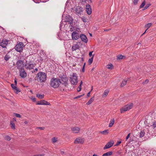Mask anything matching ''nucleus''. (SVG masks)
Returning <instances> with one entry per match:
<instances>
[{
	"label": "nucleus",
	"mask_w": 156,
	"mask_h": 156,
	"mask_svg": "<svg viewBox=\"0 0 156 156\" xmlns=\"http://www.w3.org/2000/svg\"><path fill=\"white\" fill-rule=\"evenodd\" d=\"M83 83V82H82V81H81L80 83V86H81V85H82V84Z\"/></svg>",
	"instance_id": "obj_59"
},
{
	"label": "nucleus",
	"mask_w": 156,
	"mask_h": 156,
	"mask_svg": "<svg viewBox=\"0 0 156 156\" xmlns=\"http://www.w3.org/2000/svg\"><path fill=\"white\" fill-rule=\"evenodd\" d=\"M94 55H93L92 57L91 58H89V59L88 60V63L89 65H90L92 63L93 61Z\"/></svg>",
	"instance_id": "obj_28"
},
{
	"label": "nucleus",
	"mask_w": 156,
	"mask_h": 156,
	"mask_svg": "<svg viewBox=\"0 0 156 156\" xmlns=\"http://www.w3.org/2000/svg\"><path fill=\"white\" fill-rule=\"evenodd\" d=\"M111 30V28H109V29H105L104 30V31H108L109 30Z\"/></svg>",
	"instance_id": "obj_52"
},
{
	"label": "nucleus",
	"mask_w": 156,
	"mask_h": 156,
	"mask_svg": "<svg viewBox=\"0 0 156 156\" xmlns=\"http://www.w3.org/2000/svg\"><path fill=\"white\" fill-rule=\"evenodd\" d=\"M24 44L23 43L20 42L18 44H17L15 46V49L18 52H20L23 50V47Z\"/></svg>",
	"instance_id": "obj_6"
},
{
	"label": "nucleus",
	"mask_w": 156,
	"mask_h": 156,
	"mask_svg": "<svg viewBox=\"0 0 156 156\" xmlns=\"http://www.w3.org/2000/svg\"><path fill=\"white\" fill-rule=\"evenodd\" d=\"M121 143V141H118L115 145V146H118L119 144H120Z\"/></svg>",
	"instance_id": "obj_50"
},
{
	"label": "nucleus",
	"mask_w": 156,
	"mask_h": 156,
	"mask_svg": "<svg viewBox=\"0 0 156 156\" xmlns=\"http://www.w3.org/2000/svg\"><path fill=\"white\" fill-rule=\"evenodd\" d=\"M132 107L133 104L132 103L126 105L120 109V112L121 113H123L125 111L129 110L132 108Z\"/></svg>",
	"instance_id": "obj_5"
},
{
	"label": "nucleus",
	"mask_w": 156,
	"mask_h": 156,
	"mask_svg": "<svg viewBox=\"0 0 156 156\" xmlns=\"http://www.w3.org/2000/svg\"><path fill=\"white\" fill-rule=\"evenodd\" d=\"M93 51L90 52L89 53V55L91 57L92 55V53Z\"/></svg>",
	"instance_id": "obj_53"
},
{
	"label": "nucleus",
	"mask_w": 156,
	"mask_h": 156,
	"mask_svg": "<svg viewBox=\"0 0 156 156\" xmlns=\"http://www.w3.org/2000/svg\"><path fill=\"white\" fill-rule=\"evenodd\" d=\"M90 36H92V34H90Z\"/></svg>",
	"instance_id": "obj_64"
},
{
	"label": "nucleus",
	"mask_w": 156,
	"mask_h": 156,
	"mask_svg": "<svg viewBox=\"0 0 156 156\" xmlns=\"http://www.w3.org/2000/svg\"><path fill=\"white\" fill-rule=\"evenodd\" d=\"M79 48V46L77 44L74 45L72 47V49L73 51H75Z\"/></svg>",
	"instance_id": "obj_21"
},
{
	"label": "nucleus",
	"mask_w": 156,
	"mask_h": 156,
	"mask_svg": "<svg viewBox=\"0 0 156 156\" xmlns=\"http://www.w3.org/2000/svg\"><path fill=\"white\" fill-rule=\"evenodd\" d=\"M52 141L53 143H55L57 141V138L54 137L52 138Z\"/></svg>",
	"instance_id": "obj_38"
},
{
	"label": "nucleus",
	"mask_w": 156,
	"mask_h": 156,
	"mask_svg": "<svg viewBox=\"0 0 156 156\" xmlns=\"http://www.w3.org/2000/svg\"><path fill=\"white\" fill-rule=\"evenodd\" d=\"M27 121H25V122H24V123L25 124H27Z\"/></svg>",
	"instance_id": "obj_57"
},
{
	"label": "nucleus",
	"mask_w": 156,
	"mask_h": 156,
	"mask_svg": "<svg viewBox=\"0 0 156 156\" xmlns=\"http://www.w3.org/2000/svg\"><path fill=\"white\" fill-rule=\"evenodd\" d=\"M10 124L11 125V128L13 129H15V124L14 123L11 122H10Z\"/></svg>",
	"instance_id": "obj_35"
},
{
	"label": "nucleus",
	"mask_w": 156,
	"mask_h": 156,
	"mask_svg": "<svg viewBox=\"0 0 156 156\" xmlns=\"http://www.w3.org/2000/svg\"><path fill=\"white\" fill-rule=\"evenodd\" d=\"M20 76L23 78H25L27 76V73L25 71L24 68L19 69Z\"/></svg>",
	"instance_id": "obj_9"
},
{
	"label": "nucleus",
	"mask_w": 156,
	"mask_h": 156,
	"mask_svg": "<svg viewBox=\"0 0 156 156\" xmlns=\"http://www.w3.org/2000/svg\"><path fill=\"white\" fill-rule=\"evenodd\" d=\"M152 25V24L151 23H148L146 24L145 26V27L146 28H147L146 30H147L148 28L150 27Z\"/></svg>",
	"instance_id": "obj_27"
},
{
	"label": "nucleus",
	"mask_w": 156,
	"mask_h": 156,
	"mask_svg": "<svg viewBox=\"0 0 156 156\" xmlns=\"http://www.w3.org/2000/svg\"><path fill=\"white\" fill-rule=\"evenodd\" d=\"M34 46H36L37 47H39L40 46V44L38 42H34L33 43Z\"/></svg>",
	"instance_id": "obj_33"
},
{
	"label": "nucleus",
	"mask_w": 156,
	"mask_h": 156,
	"mask_svg": "<svg viewBox=\"0 0 156 156\" xmlns=\"http://www.w3.org/2000/svg\"><path fill=\"white\" fill-rule=\"evenodd\" d=\"M113 67V65L112 64H108L107 66V68L108 69H112Z\"/></svg>",
	"instance_id": "obj_36"
},
{
	"label": "nucleus",
	"mask_w": 156,
	"mask_h": 156,
	"mask_svg": "<svg viewBox=\"0 0 156 156\" xmlns=\"http://www.w3.org/2000/svg\"><path fill=\"white\" fill-rule=\"evenodd\" d=\"M44 127H37V129H40L41 130H44Z\"/></svg>",
	"instance_id": "obj_47"
},
{
	"label": "nucleus",
	"mask_w": 156,
	"mask_h": 156,
	"mask_svg": "<svg viewBox=\"0 0 156 156\" xmlns=\"http://www.w3.org/2000/svg\"><path fill=\"white\" fill-rule=\"evenodd\" d=\"M149 82V80H146L145 81L143 82V84L147 83Z\"/></svg>",
	"instance_id": "obj_48"
},
{
	"label": "nucleus",
	"mask_w": 156,
	"mask_h": 156,
	"mask_svg": "<svg viewBox=\"0 0 156 156\" xmlns=\"http://www.w3.org/2000/svg\"><path fill=\"white\" fill-rule=\"evenodd\" d=\"M16 85L14 84H11V87L12 88L14 92L16 94H17L20 92L19 88H17L16 86Z\"/></svg>",
	"instance_id": "obj_14"
},
{
	"label": "nucleus",
	"mask_w": 156,
	"mask_h": 156,
	"mask_svg": "<svg viewBox=\"0 0 156 156\" xmlns=\"http://www.w3.org/2000/svg\"><path fill=\"white\" fill-rule=\"evenodd\" d=\"M37 71V68H36L34 70V72H35V71Z\"/></svg>",
	"instance_id": "obj_58"
},
{
	"label": "nucleus",
	"mask_w": 156,
	"mask_h": 156,
	"mask_svg": "<svg viewBox=\"0 0 156 156\" xmlns=\"http://www.w3.org/2000/svg\"><path fill=\"white\" fill-rule=\"evenodd\" d=\"M125 57L122 55H118L117 56V59H123V58Z\"/></svg>",
	"instance_id": "obj_34"
},
{
	"label": "nucleus",
	"mask_w": 156,
	"mask_h": 156,
	"mask_svg": "<svg viewBox=\"0 0 156 156\" xmlns=\"http://www.w3.org/2000/svg\"><path fill=\"white\" fill-rule=\"evenodd\" d=\"M82 41L85 43H87L88 41V39L86 36L84 34H81L80 36Z\"/></svg>",
	"instance_id": "obj_15"
},
{
	"label": "nucleus",
	"mask_w": 156,
	"mask_h": 156,
	"mask_svg": "<svg viewBox=\"0 0 156 156\" xmlns=\"http://www.w3.org/2000/svg\"><path fill=\"white\" fill-rule=\"evenodd\" d=\"M114 144V142L112 140L110 141V142H109L104 147V148H103L104 150H105V149H107L110 148L112 146H113Z\"/></svg>",
	"instance_id": "obj_10"
},
{
	"label": "nucleus",
	"mask_w": 156,
	"mask_h": 156,
	"mask_svg": "<svg viewBox=\"0 0 156 156\" xmlns=\"http://www.w3.org/2000/svg\"><path fill=\"white\" fill-rule=\"evenodd\" d=\"M94 100V97H92L88 101V102L87 103V105H90L93 102Z\"/></svg>",
	"instance_id": "obj_23"
},
{
	"label": "nucleus",
	"mask_w": 156,
	"mask_h": 156,
	"mask_svg": "<svg viewBox=\"0 0 156 156\" xmlns=\"http://www.w3.org/2000/svg\"><path fill=\"white\" fill-rule=\"evenodd\" d=\"M31 99L32 100L34 101V102H35L36 101V98H35L34 97H31Z\"/></svg>",
	"instance_id": "obj_44"
},
{
	"label": "nucleus",
	"mask_w": 156,
	"mask_h": 156,
	"mask_svg": "<svg viewBox=\"0 0 156 156\" xmlns=\"http://www.w3.org/2000/svg\"><path fill=\"white\" fill-rule=\"evenodd\" d=\"M61 83L60 80L58 78H53L51 79L50 82V86L55 88L58 87Z\"/></svg>",
	"instance_id": "obj_1"
},
{
	"label": "nucleus",
	"mask_w": 156,
	"mask_h": 156,
	"mask_svg": "<svg viewBox=\"0 0 156 156\" xmlns=\"http://www.w3.org/2000/svg\"><path fill=\"white\" fill-rule=\"evenodd\" d=\"M61 153L62 154H63L64 153V152L63 151H61Z\"/></svg>",
	"instance_id": "obj_62"
},
{
	"label": "nucleus",
	"mask_w": 156,
	"mask_h": 156,
	"mask_svg": "<svg viewBox=\"0 0 156 156\" xmlns=\"http://www.w3.org/2000/svg\"><path fill=\"white\" fill-rule=\"evenodd\" d=\"M84 142V139L83 138L79 137L77 138L75 140L74 143L77 144H83Z\"/></svg>",
	"instance_id": "obj_13"
},
{
	"label": "nucleus",
	"mask_w": 156,
	"mask_h": 156,
	"mask_svg": "<svg viewBox=\"0 0 156 156\" xmlns=\"http://www.w3.org/2000/svg\"><path fill=\"white\" fill-rule=\"evenodd\" d=\"M84 95V94H83L82 95L78 96H77L75 98H80L82 96Z\"/></svg>",
	"instance_id": "obj_51"
},
{
	"label": "nucleus",
	"mask_w": 156,
	"mask_h": 156,
	"mask_svg": "<svg viewBox=\"0 0 156 156\" xmlns=\"http://www.w3.org/2000/svg\"><path fill=\"white\" fill-rule=\"evenodd\" d=\"M14 82H15V85H16L17 84V80H16V79H15V81H14Z\"/></svg>",
	"instance_id": "obj_55"
},
{
	"label": "nucleus",
	"mask_w": 156,
	"mask_h": 156,
	"mask_svg": "<svg viewBox=\"0 0 156 156\" xmlns=\"http://www.w3.org/2000/svg\"><path fill=\"white\" fill-rule=\"evenodd\" d=\"M145 134V132L144 130L141 131L138 134L139 137L140 138H141L143 137L144 136Z\"/></svg>",
	"instance_id": "obj_22"
},
{
	"label": "nucleus",
	"mask_w": 156,
	"mask_h": 156,
	"mask_svg": "<svg viewBox=\"0 0 156 156\" xmlns=\"http://www.w3.org/2000/svg\"><path fill=\"white\" fill-rule=\"evenodd\" d=\"M85 63H84L83 65V67L82 69V71L83 72H84L85 69H84V67L85 66Z\"/></svg>",
	"instance_id": "obj_49"
},
{
	"label": "nucleus",
	"mask_w": 156,
	"mask_h": 156,
	"mask_svg": "<svg viewBox=\"0 0 156 156\" xmlns=\"http://www.w3.org/2000/svg\"><path fill=\"white\" fill-rule=\"evenodd\" d=\"M147 30H145V31L144 32V33L143 34H142V35L146 33V32Z\"/></svg>",
	"instance_id": "obj_61"
},
{
	"label": "nucleus",
	"mask_w": 156,
	"mask_h": 156,
	"mask_svg": "<svg viewBox=\"0 0 156 156\" xmlns=\"http://www.w3.org/2000/svg\"><path fill=\"white\" fill-rule=\"evenodd\" d=\"M72 39L74 40H77L80 37L79 34L76 31H73L72 34Z\"/></svg>",
	"instance_id": "obj_8"
},
{
	"label": "nucleus",
	"mask_w": 156,
	"mask_h": 156,
	"mask_svg": "<svg viewBox=\"0 0 156 156\" xmlns=\"http://www.w3.org/2000/svg\"><path fill=\"white\" fill-rule=\"evenodd\" d=\"M82 20L84 22H87L86 19L84 17L82 18Z\"/></svg>",
	"instance_id": "obj_45"
},
{
	"label": "nucleus",
	"mask_w": 156,
	"mask_h": 156,
	"mask_svg": "<svg viewBox=\"0 0 156 156\" xmlns=\"http://www.w3.org/2000/svg\"><path fill=\"white\" fill-rule=\"evenodd\" d=\"M13 119L14 120H15V121H16V119H15V118H14Z\"/></svg>",
	"instance_id": "obj_63"
},
{
	"label": "nucleus",
	"mask_w": 156,
	"mask_h": 156,
	"mask_svg": "<svg viewBox=\"0 0 156 156\" xmlns=\"http://www.w3.org/2000/svg\"><path fill=\"white\" fill-rule=\"evenodd\" d=\"M37 105H50V103L44 100H41L37 102Z\"/></svg>",
	"instance_id": "obj_11"
},
{
	"label": "nucleus",
	"mask_w": 156,
	"mask_h": 156,
	"mask_svg": "<svg viewBox=\"0 0 156 156\" xmlns=\"http://www.w3.org/2000/svg\"><path fill=\"white\" fill-rule=\"evenodd\" d=\"M151 126L153 128H155L156 127V121L153 122V124Z\"/></svg>",
	"instance_id": "obj_39"
},
{
	"label": "nucleus",
	"mask_w": 156,
	"mask_h": 156,
	"mask_svg": "<svg viewBox=\"0 0 156 156\" xmlns=\"http://www.w3.org/2000/svg\"><path fill=\"white\" fill-rule=\"evenodd\" d=\"M43 155H43V154H38V155H34L33 156H43Z\"/></svg>",
	"instance_id": "obj_54"
},
{
	"label": "nucleus",
	"mask_w": 156,
	"mask_h": 156,
	"mask_svg": "<svg viewBox=\"0 0 156 156\" xmlns=\"http://www.w3.org/2000/svg\"><path fill=\"white\" fill-rule=\"evenodd\" d=\"M70 80L72 85H76L78 82V76L76 73H73L70 77Z\"/></svg>",
	"instance_id": "obj_3"
},
{
	"label": "nucleus",
	"mask_w": 156,
	"mask_h": 156,
	"mask_svg": "<svg viewBox=\"0 0 156 156\" xmlns=\"http://www.w3.org/2000/svg\"><path fill=\"white\" fill-rule=\"evenodd\" d=\"M86 9L87 13L88 15H90L92 12L91 9L90 5L87 4L86 5Z\"/></svg>",
	"instance_id": "obj_16"
},
{
	"label": "nucleus",
	"mask_w": 156,
	"mask_h": 156,
	"mask_svg": "<svg viewBox=\"0 0 156 156\" xmlns=\"http://www.w3.org/2000/svg\"><path fill=\"white\" fill-rule=\"evenodd\" d=\"M5 140L9 141L11 140V138L10 136L8 135L6 136L5 137Z\"/></svg>",
	"instance_id": "obj_31"
},
{
	"label": "nucleus",
	"mask_w": 156,
	"mask_h": 156,
	"mask_svg": "<svg viewBox=\"0 0 156 156\" xmlns=\"http://www.w3.org/2000/svg\"><path fill=\"white\" fill-rule=\"evenodd\" d=\"M93 156H98L96 154H94L93 155Z\"/></svg>",
	"instance_id": "obj_60"
},
{
	"label": "nucleus",
	"mask_w": 156,
	"mask_h": 156,
	"mask_svg": "<svg viewBox=\"0 0 156 156\" xmlns=\"http://www.w3.org/2000/svg\"><path fill=\"white\" fill-rule=\"evenodd\" d=\"M83 11V8L79 6H77L75 9V12L78 15H80L81 12Z\"/></svg>",
	"instance_id": "obj_12"
},
{
	"label": "nucleus",
	"mask_w": 156,
	"mask_h": 156,
	"mask_svg": "<svg viewBox=\"0 0 156 156\" xmlns=\"http://www.w3.org/2000/svg\"><path fill=\"white\" fill-rule=\"evenodd\" d=\"M90 92H89L87 93V97H89L90 96Z\"/></svg>",
	"instance_id": "obj_56"
},
{
	"label": "nucleus",
	"mask_w": 156,
	"mask_h": 156,
	"mask_svg": "<svg viewBox=\"0 0 156 156\" xmlns=\"http://www.w3.org/2000/svg\"><path fill=\"white\" fill-rule=\"evenodd\" d=\"M108 91L107 90H105L104 92V94L102 95L103 97H105L107 96L108 93Z\"/></svg>",
	"instance_id": "obj_30"
},
{
	"label": "nucleus",
	"mask_w": 156,
	"mask_h": 156,
	"mask_svg": "<svg viewBox=\"0 0 156 156\" xmlns=\"http://www.w3.org/2000/svg\"><path fill=\"white\" fill-rule=\"evenodd\" d=\"M151 5V4L150 3L147 4H146V5L144 8V10H145L147 9L150 5Z\"/></svg>",
	"instance_id": "obj_37"
},
{
	"label": "nucleus",
	"mask_w": 156,
	"mask_h": 156,
	"mask_svg": "<svg viewBox=\"0 0 156 156\" xmlns=\"http://www.w3.org/2000/svg\"><path fill=\"white\" fill-rule=\"evenodd\" d=\"M80 128L77 127H73L71 128V129L73 133H78L80 131Z\"/></svg>",
	"instance_id": "obj_17"
},
{
	"label": "nucleus",
	"mask_w": 156,
	"mask_h": 156,
	"mask_svg": "<svg viewBox=\"0 0 156 156\" xmlns=\"http://www.w3.org/2000/svg\"><path fill=\"white\" fill-rule=\"evenodd\" d=\"M108 130H105L103 131L100 132V133L102 134L107 135L108 133Z\"/></svg>",
	"instance_id": "obj_25"
},
{
	"label": "nucleus",
	"mask_w": 156,
	"mask_h": 156,
	"mask_svg": "<svg viewBox=\"0 0 156 156\" xmlns=\"http://www.w3.org/2000/svg\"><path fill=\"white\" fill-rule=\"evenodd\" d=\"M44 95L43 94L42 95H41L40 94H36V97L40 99H42L44 98Z\"/></svg>",
	"instance_id": "obj_29"
},
{
	"label": "nucleus",
	"mask_w": 156,
	"mask_h": 156,
	"mask_svg": "<svg viewBox=\"0 0 156 156\" xmlns=\"http://www.w3.org/2000/svg\"><path fill=\"white\" fill-rule=\"evenodd\" d=\"M37 80L41 83L45 81L46 80V74L44 72H39L37 74Z\"/></svg>",
	"instance_id": "obj_2"
},
{
	"label": "nucleus",
	"mask_w": 156,
	"mask_h": 156,
	"mask_svg": "<svg viewBox=\"0 0 156 156\" xmlns=\"http://www.w3.org/2000/svg\"><path fill=\"white\" fill-rule=\"evenodd\" d=\"M132 107L133 104L132 103L126 105L120 109V112L121 113H123L125 111L129 110L132 108Z\"/></svg>",
	"instance_id": "obj_4"
},
{
	"label": "nucleus",
	"mask_w": 156,
	"mask_h": 156,
	"mask_svg": "<svg viewBox=\"0 0 156 156\" xmlns=\"http://www.w3.org/2000/svg\"><path fill=\"white\" fill-rule=\"evenodd\" d=\"M22 61L20 60H18L16 62V65L18 69H23L24 65Z\"/></svg>",
	"instance_id": "obj_7"
},
{
	"label": "nucleus",
	"mask_w": 156,
	"mask_h": 156,
	"mask_svg": "<svg viewBox=\"0 0 156 156\" xmlns=\"http://www.w3.org/2000/svg\"><path fill=\"white\" fill-rule=\"evenodd\" d=\"M26 68L27 69H33L34 65L33 64L28 63L26 65Z\"/></svg>",
	"instance_id": "obj_19"
},
{
	"label": "nucleus",
	"mask_w": 156,
	"mask_h": 156,
	"mask_svg": "<svg viewBox=\"0 0 156 156\" xmlns=\"http://www.w3.org/2000/svg\"><path fill=\"white\" fill-rule=\"evenodd\" d=\"M127 80H124L122 81L121 84V86L122 87L124 86L126 83Z\"/></svg>",
	"instance_id": "obj_26"
},
{
	"label": "nucleus",
	"mask_w": 156,
	"mask_h": 156,
	"mask_svg": "<svg viewBox=\"0 0 156 156\" xmlns=\"http://www.w3.org/2000/svg\"><path fill=\"white\" fill-rule=\"evenodd\" d=\"M81 86L79 85L77 88V90L78 92L80 91L81 90Z\"/></svg>",
	"instance_id": "obj_42"
},
{
	"label": "nucleus",
	"mask_w": 156,
	"mask_h": 156,
	"mask_svg": "<svg viewBox=\"0 0 156 156\" xmlns=\"http://www.w3.org/2000/svg\"><path fill=\"white\" fill-rule=\"evenodd\" d=\"M130 133H129L127 135V136H126V141L127 139L129 138V136H130Z\"/></svg>",
	"instance_id": "obj_46"
},
{
	"label": "nucleus",
	"mask_w": 156,
	"mask_h": 156,
	"mask_svg": "<svg viewBox=\"0 0 156 156\" xmlns=\"http://www.w3.org/2000/svg\"><path fill=\"white\" fill-rule=\"evenodd\" d=\"M9 57L8 55H6L4 57V59L6 61H8L9 59Z\"/></svg>",
	"instance_id": "obj_40"
},
{
	"label": "nucleus",
	"mask_w": 156,
	"mask_h": 156,
	"mask_svg": "<svg viewBox=\"0 0 156 156\" xmlns=\"http://www.w3.org/2000/svg\"><path fill=\"white\" fill-rule=\"evenodd\" d=\"M139 0H134L133 2L135 5H136Z\"/></svg>",
	"instance_id": "obj_43"
},
{
	"label": "nucleus",
	"mask_w": 156,
	"mask_h": 156,
	"mask_svg": "<svg viewBox=\"0 0 156 156\" xmlns=\"http://www.w3.org/2000/svg\"><path fill=\"white\" fill-rule=\"evenodd\" d=\"M14 114H15V116H16V117H18V118H21V116L20 114H19L18 113H14Z\"/></svg>",
	"instance_id": "obj_41"
},
{
	"label": "nucleus",
	"mask_w": 156,
	"mask_h": 156,
	"mask_svg": "<svg viewBox=\"0 0 156 156\" xmlns=\"http://www.w3.org/2000/svg\"><path fill=\"white\" fill-rule=\"evenodd\" d=\"M112 152L110 151L108 152L103 154L102 156H110L112 155Z\"/></svg>",
	"instance_id": "obj_20"
},
{
	"label": "nucleus",
	"mask_w": 156,
	"mask_h": 156,
	"mask_svg": "<svg viewBox=\"0 0 156 156\" xmlns=\"http://www.w3.org/2000/svg\"><path fill=\"white\" fill-rule=\"evenodd\" d=\"M145 4H146V2H145V0H144L142 2V3L141 4V5H140V8H142L145 5Z\"/></svg>",
	"instance_id": "obj_32"
},
{
	"label": "nucleus",
	"mask_w": 156,
	"mask_h": 156,
	"mask_svg": "<svg viewBox=\"0 0 156 156\" xmlns=\"http://www.w3.org/2000/svg\"><path fill=\"white\" fill-rule=\"evenodd\" d=\"M8 44V41L3 40L0 43V45L3 48H5Z\"/></svg>",
	"instance_id": "obj_18"
},
{
	"label": "nucleus",
	"mask_w": 156,
	"mask_h": 156,
	"mask_svg": "<svg viewBox=\"0 0 156 156\" xmlns=\"http://www.w3.org/2000/svg\"><path fill=\"white\" fill-rule=\"evenodd\" d=\"M115 122V119H114L112 120H110V123L109 124V127H111L113 125Z\"/></svg>",
	"instance_id": "obj_24"
}]
</instances>
